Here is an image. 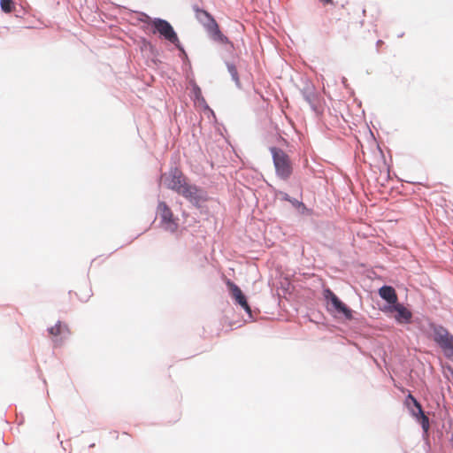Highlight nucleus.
Masks as SVG:
<instances>
[{
	"label": "nucleus",
	"mask_w": 453,
	"mask_h": 453,
	"mask_svg": "<svg viewBox=\"0 0 453 453\" xmlns=\"http://www.w3.org/2000/svg\"><path fill=\"white\" fill-rule=\"evenodd\" d=\"M162 180L167 188L182 196L196 206H199L201 203L207 201L206 192L189 183L183 173L176 167L163 174Z\"/></svg>",
	"instance_id": "f257e3e1"
},
{
	"label": "nucleus",
	"mask_w": 453,
	"mask_h": 453,
	"mask_svg": "<svg viewBox=\"0 0 453 453\" xmlns=\"http://www.w3.org/2000/svg\"><path fill=\"white\" fill-rule=\"evenodd\" d=\"M270 150L277 175L282 180H288L293 173V165L288 155L275 147L271 148Z\"/></svg>",
	"instance_id": "f03ea898"
},
{
	"label": "nucleus",
	"mask_w": 453,
	"mask_h": 453,
	"mask_svg": "<svg viewBox=\"0 0 453 453\" xmlns=\"http://www.w3.org/2000/svg\"><path fill=\"white\" fill-rule=\"evenodd\" d=\"M196 17L205 27L214 40L221 42L227 41V38L220 32L218 23L208 12L196 8Z\"/></svg>",
	"instance_id": "7ed1b4c3"
},
{
	"label": "nucleus",
	"mask_w": 453,
	"mask_h": 453,
	"mask_svg": "<svg viewBox=\"0 0 453 453\" xmlns=\"http://www.w3.org/2000/svg\"><path fill=\"white\" fill-rule=\"evenodd\" d=\"M149 25L151 27V32L153 34L158 33L162 37L170 42L177 45L179 43V38L177 34L173 30L172 25L162 19H153L149 18Z\"/></svg>",
	"instance_id": "20e7f679"
},
{
	"label": "nucleus",
	"mask_w": 453,
	"mask_h": 453,
	"mask_svg": "<svg viewBox=\"0 0 453 453\" xmlns=\"http://www.w3.org/2000/svg\"><path fill=\"white\" fill-rule=\"evenodd\" d=\"M434 341L443 349L447 357L453 359V335L441 326L434 330Z\"/></svg>",
	"instance_id": "39448f33"
},
{
	"label": "nucleus",
	"mask_w": 453,
	"mask_h": 453,
	"mask_svg": "<svg viewBox=\"0 0 453 453\" xmlns=\"http://www.w3.org/2000/svg\"><path fill=\"white\" fill-rule=\"evenodd\" d=\"M157 213L160 218L161 224L166 230L174 232L177 229L178 224L173 217V213L165 202L158 203Z\"/></svg>",
	"instance_id": "423d86ee"
},
{
	"label": "nucleus",
	"mask_w": 453,
	"mask_h": 453,
	"mask_svg": "<svg viewBox=\"0 0 453 453\" xmlns=\"http://www.w3.org/2000/svg\"><path fill=\"white\" fill-rule=\"evenodd\" d=\"M226 284L235 303L239 304L248 314H251L250 306L249 305L247 298L242 289L230 280H227Z\"/></svg>",
	"instance_id": "0eeeda50"
},
{
	"label": "nucleus",
	"mask_w": 453,
	"mask_h": 453,
	"mask_svg": "<svg viewBox=\"0 0 453 453\" xmlns=\"http://www.w3.org/2000/svg\"><path fill=\"white\" fill-rule=\"evenodd\" d=\"M325 298L331 302L333 307L339 313L344 315L348 319L352 318L351 311L337 297V296L330 289H326L324 292Z\"/></svg>",
	"instance_id": "6e6552de"
},
{
	"label": "nucleus",
	"mask_w": 453,
	"mask_h": 453,
	"mask_svg": "<svg viewBox=\"0 0 453 453\" xmlns=\"http://www.w3.org/2000/svg\"><path fill=\"white\" fill-rule=\"evenodd\" d=\"M389 311H395L396 314L395 315V320L400 324H407L410 323L412 318V313L405 308L403 305L400 303H396L394 306L389 308Z\"/></svg>",
	"instance_id": "1a4fd4ad"
},
{
	"label": "nucleus",
	"mask_w": 453,
	"mask_h": 453,
	"mask_svg": "<svg viewBox=\"0 0 453 453\" xmlns=\"http://www.w3.org/2000/svg\"><path fill=\"white\" fill-rule=\"evenodd\" d=\"M380 296L387 301L389 304L395 305L397 303V295L394 288L390 286H383L379 289Z\"/></svg>",
	"instance_id": "9d476101"
},
{
	"label": "nucleus",
	"mask_w": 453,
	"mask_h": 453,
	"mask_svg": "<svg viewBox=\"0 0 453 453\" xmlns=\"http://www.w3.org/2000/svg\"><path fill=\"white\" fill-rule=\"evenodd\" d=\"M49 333L52 336H65L69 334V329L65 325H63L61 322H58L54 326L49 329Z\"/></svg>",
	"instance_id": "9b49d317"
},
{
	"label": "nucleus",
	"mask_w": 453,
	"mask_h": 453,
	"mask_svg": "<svg viewBox=\"0 0 453 453\" xmlns=\"http://www.w3.org/2000/svg\"><path fill=\"white\" fill-rule=\"evenodd\" d=\"M0 7L5 13H11L16 10V4L13 0H0Z\"/></svg>",
	"instance_id": "f8f14e48"
},
{
	"label": "nucleus",
	"mask_w": 453,
	"mask_h": 453,
	"mask_svg": "<svg viewBox=\"0 0 453 453\" xmlns=\"http://www.w3.org/2000/svg\"><path fill=\"white\" fill-rule=\"evenodd\" d=\"M418 413L419 415V422L422 426V428L425 432H427L429 429V419L427 416L424 413L422 407H420V411H418Z\"/></svg>",
	"instance_id": "ddd939ff"
},
{
	"label": "nucleus",
	"mask_w": 453,
	"mask_h": 453,
	"mask_svg": "<svg viewBox=\"0 0 453 453\" xmlns=\"http://www.w3.org/2000/svg\"><path fill=\"white\" fill-rule=\"evenodd\" d=\"M228 70L233 77V79L235 81H239V78H238V73H237V70L235 68L234 65H228Z\"/></svg>",
	"instance_id": "4468645a"
},
{
	"label": "nucleus",
	"mask_w": 453,
	"mask_h": 453,
	"mask_svg": "<svg viewBox=\"0 0 453 453\" xmlns=\"http://www.w3.org/2000/svg\"><path fill=\"white\" fill-rule=\"evenodd\" d=\"M407 400H411L414 406L417 408V410L420 411L421 404L417 401V399L411 394L408 395Z\"/></svg>",
	"instance_id": "2eb2a0df"
},
{
	"label": "nucleus",
	"mask_w": 453,
	"mask_h": 453,
	"mask_svg": "<svg viewBox=\"0 0 453 453\" xmlns=\"http://www.w3.org/2000/svg\"><path fill=\"white\" fill-rule=\"evenodd\" d=\"M323 4H332V0H319Z\"/></svg>",
	"instance_id": "dca6fc26"
}]
</instances>
